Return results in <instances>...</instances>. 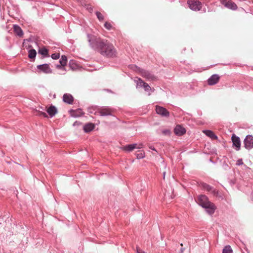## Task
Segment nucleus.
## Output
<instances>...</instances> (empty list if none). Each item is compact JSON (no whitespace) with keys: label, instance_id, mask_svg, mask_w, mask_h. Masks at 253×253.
<instances>
[{"label":"nucleus","instance_id":"obj_1","mask_svg":"<svg viewBox=\"0 0 253 253\" xmlns=\"http://www.w3.org/2000/svg\"><path fill=\"white\" fill-rule=\"evenodd\" d=\"M87 37L90 46L94 50L108 58H114L116 56V50L113 45L107 40L97 38L87 34Z\"/></svg>","mask_w":253,"mask_h":253},{"label":"nucleus","instance_id":"obj_2","mask_svg":"<svg viewBox=\"0 0 253 253\" xmlns=\"http://www.w3.org/2000/svg\"><path fill=\"white\" fill-rule=\"evenodd\" d=\"M187 3L188 7L193 11H199L202 8V3L198 0H188Z\"/></svg>","mask_w":253,"mask_h":253},{"label":"nucleus","instance_id":"obj_3","mask_svg":"<svg viewBox=\"0 0 253 253\" xmlns=\"http://www.w3.org/2000/svg\"><path fill=\"white\" fill-rule=\"evenodd\" d=\"M143 147V145L142 144H140L138 145L137 143H132L123 146L121 147V149L125 152H130L135 149H141Z\"/></svg>","mask_w":253,"mask_h":253},{"label":"nucleus","instance_id":"obj_4","mask_svg":"<svg viewBox=\"0 0 253 253\" xmlns=\"http://www.w3.org/2000/svg\"><path fill=\"white\" fill-rule=\"evenodd\" d=\"M231 140L232 142V147L236 151H239L241 149V142L240 137L233 133L231 136Z\"/></svg>","mask_w":253,"mask_h":253},{"label":"nucleus","instance_id":"obj_5","mask_svg":"<svg viewBox=\"0 0 253 253\" xmlns=\"http://www.w3.org/2000/svg\"><path fill=\"white\" fill-rule=\"evenodd\" d=\"M245 148L250 150L253 148V136L251 134L247 135L243 141Z\"/></svg>","mask_w":253,"mask_h":253},{"label":"nucleus","instance_id":"obj_6","mask_svg":"<svg viewBox=\"0 0 253 253\" xmlns=\"http://www.w3.org/2000/svg\"><path fill=\"white\" fill-rule=\"evenodd\" d=\"M37 68L40 72H42L45 74H50L52 73V70L49 67V63L38 65L37 66Z\"/></svg>","mask_w":253,"mask_h":253},{"label":"nucleus","instance_id":"obj_7","mask_svg":"<svg viewBox=\"0 0 253 253\" xmlns=\"http://www.w3.org/2000/svg\"><path fill=\"white\" fill-rule=\"evenodd\" d=\"M156 112L157 114L163 117H168L169 116V111L166 108L162 106H156Z\"/></svg>","mask_w":253,"mask_h":253},{"label":"nucleus","instance_id":"obj_8","mask_svg":"<svg viewBox=\"0 0 253 253\" xmlns=\"http://www.w3.org/2000/svg\"><path fill=\"white\" fill-rule=\"evenodd\" d=\"M114 109L108 107H104L101 108L98 113L100 116H113L112 112Z\"/></svg>","mask_w":253,"mask_h":253},{"label":"nucleus","instance_id":"obj_9","mask_svg":"<svg viewBox=\"0 0 253 253\" xmlns=\"http://www.w3.org/2000/svg\"><path fill=\"white\" fill-rule=\"evenodd\" d=\"M205 209L206 211L210 215H212L215 212L216 207L211 202H208L203 207Z\"/></svg>","mask_w":253,"mask_h":253},{"label":"nucleus","instance_id":"obj_10","mask_svg":"<svg viewBox=\"0 0 253 253\" xmlns=\"http://www.w3.org/2000/svg\"><path fill=\"white\" fill-rule=\"evenodd\" d=\"M69 113L72 117L75 118L84 116V113L81 108H78L76 110L71 109L69 111Z\"/></svg>","mask_w":253,"mask_h":253},{"label":"nucleus","instance_id":"obj_11","mask_svg":"<svg viewBox=\"0 0 253 253\" xmlns=\"http://www.w3.org/2000/svg\"><path fill=\"white\" fill-rule=\"evenodd\" d=\"M197 203L202 208L208 202H210L208 197L205 195H199L197 197Z\"/></svg>","mask_w":253,"mask_h":253},{"label":"nucleus","instance_id":"obj_12","mask_svg":"<svg viewBox=\"0 0 253 253\" xmlns=\"http://www.w3.org/2000/svg\"><path fill=\"white\" fill-rule=\"evenodd\" d=\"M186 129L180 125H176L174 128V132L177 136H182L186 133Z\"/></svg>","mask_w":253,"mask_h":253},{"label":"nucleus","instance_id":"obj_13","mask_svg":"<svg viewBox=\"0 0 253 253\" xmlns=\"http://www.w3.org/2000/svg\"><path fill=\"white\" fill-rule=\"evenodd\" d=\"M28 57L30 59V61L33 62L35 60L37 55L36 50L32 47L31 45H28Z\"/></svg>","mask_w":253,"mask_h":253},{"label":"nucleus","instance_id":"obj_14","mask_svg":"<svg viewBox=\"0 0 253 253\" xmlns=\"http://www.w3.org/2000/svg\"><path fill=\"white\" fill-rule=\"evenodd\" d=\"M220 79V77L218 74H213L208 80V84L209 85H213L216 84Z\"/></svg>","mask_w":253,"mask_h":253},{"label":"nucleus","instance_id":"obj_15","mask_svg":"<svg viewBox=\"0 0 253 253\" xmlns=\"http://www.w3.org/2000/svg\"><path fill=\"white\" fill-rule=\"evenodd\" d=\"M62 99L64 102L68 104H73L74 100L73 95L67 93L63 94Z\"/></svg>","mask_w":253,"mask_h":253},{"label":"nucleus","instance_id":"obj_16","mask_svg":"<svg viewBox=\"0 0 253 253\" xmlns=\"http://www.w3.org/2000/svg\"><path fill=\"white\" fill-rule=\"evenodd\" d=\"M13 32L16 36L19 37H22L23 36V31L21 28L17 24L13 25Z\"/></svg>","mask_w":253,"mask_h":253},{"label":"nucleus","instance_id":"obj_17","mask_svg":"<svg viewBox=\"0 0 253 253\" xmlns=\"http://www.w3.org/2000/svg\"><path fill=\"white\" fill-rule=\"evenodd\" d=\"M47 114L49 115L50 118H52L57 113V108L53 105H51L46 110Z\"/></svg>","mask_w":253,"mask_h":253},{"label":"nucleus","instance_id":"obj_18","mask_svg":"<svg viewBox=\"0 0 253 253\" xmlns=\"http://www.w3.org/2000/svg\"><path fill=\"white\" fill-rule=\"evenodd\" d=\"M203 132L206 136H208L212 140L218 139V136L211 130L205 129L203 130Z\"/></svg>","mask_w":253,"mask_h":253},{"label":"nucleus","instance_id":"obj_19","mask_svg":"<svg viewBox=\"0 0 253 253\" xmlns=\"http://www.w3.org/2000/svg\"><path fill=\"white\" fill-rule=\"evenodd\" d=\"M95 126L92 123H88L85 124L83 126L84 131L88 133L91 131L94 128Z\"/></svg>","mask_w":253,"mask_h":253},{"label":"nucleus","instance_id":"obj_20","mask_svg":"<svg viewBox=\"0 0 253 253\" xmlns=\"http://www.w3.org/2000/svg\"><path fill=\"white\" fill-rule=\"evenodd\" d=\"M39 54L42 55L43 58L48 57L49 56V50L45 47L39 48L38 50Z\"/></svg>","mask_w":253,"mask_h":253},{"label":"nucleus","instance_id":"obj_21","mask_svg":"<svg viewBox=\"0 0 253 253\" xmlns=\"http://www.w3.org/2000/svg\"><path fill=\"white\" fill-rule=\"evenodd\" d=\"M224 5L225 7L233 10H236L238 8L236 4L231 0L226 2Z\"/></svg>","mask_w":253,"mask_h":253},{"label":"nucleus","instance_id":"obj_22","mask_svg":"<svg viewBox=\"0 0 253 253\" xmlns=\"http://www.w3.org/2000/svg\"><path fill=\"white\" fill-rule=\"evenodd\" d=\"M142 75L144 77L150 80H154L155 79V76L152 74L150 72L143 70L142 71Z\"/></svg>","mask_w":253,"mask_h":253},{"label":"nucleus","instance_id":"obj_23","mask_svg":"<svg viewBox=\"0 0 253 253\" xmlns=\"http://www.w3.org/2000/svg\"><path fill=\"white\" fill-rule=\"evenodd\" d=\"M201 185L203 189L208 192H211V190H212L213 187L206 183L202 182L201 183Z\"/></svg>","mask_w":253,"mask_h":253},{"label":"nucleus","instance_id":"obj_24","mask_svg":"<svg viewBox=\"0 0 253 253\" xmlns=\"http://www.w3.org/2000/svg\"><path fill=\"white\" fill-rule=\"evenodd\" d=\"M60 64L63 66L64 67L67 64V57L65 55H61V58L59 61Z\"/></svg>","mask_w":253,"mask_h":253},{"label":"nucleus","instance_id":"obj_25","mask_svg":"<svg viewBox=\"0 0 253 253\" xmlns=\"http://www.w3.org/2000/svg\"><path fill=\"white\" fill-rule=\"evenodd\" d=\"M135 155L137 159H143L145 156V152L142 150L138 151L137 153H135Z\"/></svg>","mask_w":253,"mask_h":253},{"label":"nucleus","instance_id":"obj_26","mask_svg":"<svg viewBox=\"0 0 253 253\" xmlns=\"http://www.w3.org/2000/svg\"><path fill=\"white\" fill-rule=\"evenodd\" d=\"M233 250L230 245L225 246L222 250V253H232Z\"/></svg>","mask_w":253,"mask_h":253},{"label":"nucleus","instance_id":"obj_27","mask_svg":"<svg viewBox=\"0 0 253 253\" xmlns=\"http://www.w3.org/2000/svg\"><path fill=\"white\" fill-rule=\"evenodd\" d=\"M145 82H144L141 79L138 78L136 82V88L143 87L144 86Z\"/></svg>","mask_w":253,"mask_h":253},{"label":"nucleus","instance_id":"obj_28","mask_svg":"<svg viewBox=\"0 0 253 253\" xmlns=\"http://www.w3.org/2000/svg\"><path fill=\"white\" fill-rule=\"evenodd\" d=\"M69 65L71 69L74 70L76 68L77 63L74 60H70L69 61Z\"/></svg>","mask_w":253,"mask_h":253},{"label":"nucleus","instance_id":"obj_29","mask_svg":"<svg viewBox=\"0 0 253 253\" xmlns=\"http://www.w3.org/2000/svg\"><path fill=\"white\" fill-rule=\"evenodd\" d=\"M144 90L148 92V95H150V91H152V88L150 85L146 83H145L144 87H143Z\"/></svg>","mask_w":253,"mask_h":253},{"label":"nucleus","instance_id":"obj_30","mask_svg":"<svg viewBox=\"0 0 253 253\" xmlns=\"http://www.w3.org/2000/svg\"><path fill=\"white\" fill-rule=\"evenodd\" d=\"M95 15H96L97 19L100 21H102L104 20V16L100 12L96 11L95 12Z\"/></svg>","mask_w":253,"mask_h":253},{"label":"nucleus","instance_id":"obj_31","mask_svg":"<svg viewBox=\"0 0 253 253\" xmlns=\"http://www.w3.org/2000/svg\"><path fill=\"white\" fill-rule=\"evenodd\" d=\"M162 133L166 136H170L171 134V131L169 129H165L162 130Z\"/></svg>","mask_w":253,"mask_h":253},{"label":"nucleus","instance_id":"obj_32","mask_svg":"<svg viewBox=\"0 0 253 253\" xmlns=\"http://www.w3.org/2000/svg\"><path fill=\"white\" fill-rule=\"evenodd\" d=\"M60 53H54L51 55V57L52 59L57 60L60 58Z\"/></svg>","mask_w":253,"mask_h":253},{"label":"nucleus","instance_id":"obj_33","mask_svg":"<svg viewBox=\"0 0 253 253\" xmlns=\"http://www.w3.org/2000/svg\"><path fill=\"white\" fill-rule=\"evenodd\" d=\"M104 26L105 28L108 30H110L112 28V26L111 24V23H110L108 22H106L104 23Z\"/></svg>","mask_w":253,"mask_h":253},{"label":"nucleus","instance_id":"obj_34","mask_svg":"<svg viewBox=\"0 0 253 253\" xmlns=\"http://www.w3.org/2000/svg\"><path fill=\"white\" fill-rule=\"evenodd\" d=\"M86 9L90 12H92L93 11V7L90 4H87L85 5Z\"/></svg>","mask_w":253,"mask_h":253},{"label":"nucleus","instance_id":"obj_35","mask_svg":"<svg viewBox=\"0 0 253 253\" xmlns=\"http://www.w3.org/2000/svg\"><path fill=\"white\" fill-rule=\"evenodd\" d=\"M211 192L212 193V194L214 196H219V192L217 190H216V189H215L213 187L212 190H211Z\"/></svg>","mask_w":253,"mask_h":253},{"label":"nucleus","instance_id":"obj_36","mask_svg":"<svg viewBox=\"0 0 253 253\" xmlns=\"http://www.w3.org/2000/svg\"><path fill=\"white\" fill-rule=\"evenodd\" d=\"M244 163L243 162V160L242 159H239L237 160L236 163V165L237 166H241L243 165Z\"/></svg>","mask_w":253,"mask_h":253},{"label":"nucleus","instance_id":"obj_37","mask_svg":"<svg viewBox=\"0 0 253 253\" xmlns=\"http://www.w3.org/2000/svg\"><path fill=\"white\" fill-rule=\"evenodd\" d=\"M55 67L58 69L65 70V67L60 64H56Z\"/></svg>","mask_w":253,"mask_h":253},{"label":"nucleus","instance_id":"obj_38","mask_svg":"<svg viewBox=\"0 0 253 253\" xmlns=\"http://www.w3.org/2000/svg\"><path fill=\"white\" fill-rule=\"evenodd\" d=\"M39 115L41 116L44 117L45 118H47V114L46 113H45V112H39Z\"/></svg>","mask_w":253,"mask_h":253},{"label":"nucleus","instance_id":"obj_39","mask_svg":"<svg viewBox=\"0 0 253 253\" xmlns=\"http://www.w3.org/2000/svg\"><path fill=\"white\" fill-rule=\"evenodd\" d=\"M81 124H82V123H81L80 122L78 121H75V122L74 123V124H73V126H80Z\"/></svg>","mask_w":253,"mask_h":253},{"label":"nucleus","instance_id":"obj_40","mask_svg":"<svg viewBox=\"0 0 253 253\" xmlns=\"http://www.w3.org/2000/svg\"><path fill=\"white\" fill-rule=\"evenodd\" d=\"M185 250V248H181L180 249L179 253H183Z\"/></svg>","mask_w":253,"mask_h":253},{"label":"nucleus","instance_id":"obj_41","mask_svg":"<svg viewBox=\"0 0 253 253\" xmlns=\"http://www.w3.org/2000/svg\"><path fill=\"white\" fill-rule=\"evenodd\" d=\"M251 199L252 200V201L253 202V190L252 191L251 194Z\"/></svg>","mask_w":253,"mask_h":253},{"label":"nucleus","instance_id":"obj_42","mask_svg":"<svg viewBox=\"0 0 253 253\" xmlns=\"http://www.w3.org/2000/svg\"><path fill=\"white\" fill-rule=\"evenodd\" d=\"M141 251V250L139 248V247H136V251L137 253H138V252H140Z\"/></svg>","mask_w":253,"mask_h":253},{"label":"nucleus","instance_id":"obj_43","mask_svg":"<svg viewBox=\"0 0 253 253\" xmlns=\"http://www.w3.org/2000/svg\"><path fill=\"white\" fill-rule=\"evenodd\" d=\"M138 253H146L144 251L141 250L140 252H138Z\"/></svg>","mask_w":253,"mask_h":253},{"label":"nucleus","instance_id":"obj_44","mask_svg":"<svg viewBox=\"0 0 253 253\" xmlns=\"http://www.w3.org/2000/svg\"><path fill=\"white\" fill-rule=\"evenodd\" d=\"M210 162H211V163H215L214 161H213L211 159H210Z\"/></svg>","mask_w":253,"mask_h":253},{"label":"nucleus","instance_id":"obj_45","mask_svg":"<svg viewBox=\"0 0 253 253\" xmlns=\"http://www.w3.org/2000/svg\"><path fill=\"white\" fill-rule=\"evenodd\" d=\"M165 175H166V172H163V178H165Z\"/></svg>","mask_w":253,"mask_h":253},{"label":"nucleus","instance_id":"obj_46","mask_svg":"<svg viewBox=\"0 0 253 253\" xmlns=\"http://www.w3.org/2000/svg\"><path fill=\"white\" fill-rule=\"evenodd\" d=\"M114 116V117H115V118H116V119H117V117H115V116H114V115H113V116Z\"/></svg>","mask_w":253,"mask_h":253},{"label":"nucleus","instance_id":"obj_47","mask_svg":"<svg viewBox=\"0 0 253 253\" xmlns=\"http://www.w3.org/2000/svg\"><path fill=\"white\" fill-rule=\"evenodd\" d=\"M114 116V117H115V118H116V119H117V117H115V116H114V115H113V116Z\"/></svg>","mask_w":253,"mask_h":253},{"label":"nucleus","instance_id":"obj_48","mask_svg":"<svg viewBox=\"0 0 253 253\" xmlns=\"http://www.w3.org/2000/svg\"><path fill=\"white\" fill-rule=\"evenodd\" d=\"M114 116V117H115V118H116V119H117V117H115V116H114V115H113V116Z\"/></svg>","mask_w":253,"mask_h":253},{"label":"nucleus","instance_id":"obj_49","mask_svg":"<svg viewBox=\"0 0 253 253\" xmlns=\"http://www.w3.org/2000/svg\"><path fill=\"white\" fill-rule=\"evenodd\" d=\"M151 149H153V150H155V148H151Z\"/></svg>","mask_w":253,"mask_h":253},{"label":"nucleus","instance_id":"obj_50","mask_svg":"<svg viewBox=\"0 0 253 253\" xmlns=\"http://www.w3.org/2000/svg\"><path fill=\"white\" fill-rule=\"evenodd\" d=\"M151 149H153V150H155V148H151Z\"/></svg>","mask_w":253,"mask_h":253},{"label":"nucleus","instance_id":"obj_51","mask_svg":"<svg viewBox=\"0 0 253 253\" xmlns=\"http://www.w3.org/2000/svg\"><path fill=\"white\" fill-rule=\"evenodd\" d=\"M180 246H183V244H182V243H181V244H180Z\"/></svg>","mask_w":253,"mask_h":253}]
</instances>
